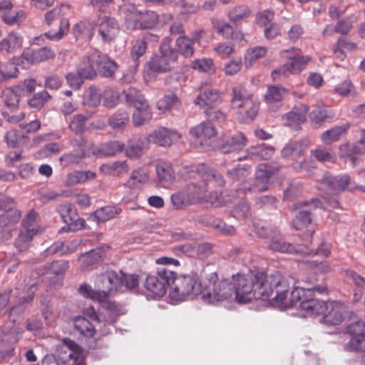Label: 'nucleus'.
I'll use <instances>...</instances> for the list:
<instances>
[{
    "mask_svg": "<svg viewBox=\"0 0 365 365\" xmlns=\"http://www.w3.org/2000/svg\"><path fill=\"white\" fill-rule=\"evenodd\" d=\"M235 282V301L247 303L252 299H270L274 306L282 300L287 289V280L279 272L267 275L264 272L232 277Z\"/></svg>",
    "mask_w": 365,
    "mask_h": 365,
    "instance_id": "f257e3e1",
    "label": "nucleus"
},
{
    "mask_svg": "<svg viewBox=\"0 0 365 365\" xmlns=\"http://www.w3.org/2000/svg\"><path fill=\"white\" fill-rule=\"evenodd\" d=\"M289 291V284L287 282V289L282 294L281 301L277 307L283 309L296 307L299 303V308L305 312L307 316L314 317L324 314L328 309L327 304L314 298V294H304L303 289H294L290 293V298L287 299Z\"/></svg>",
    "mask_w": 365,
    "mask_h": 365,
    "instance_id": "f03ea898",
    "label": "nucleus"
},
{
    "mask_svg": "<svg viewBox=\"0 0 365 365\" xmlns=\"http://www.w3.org/2000/svg\"><path fill=\"white\" fill-rule=\"evenodd\" d=\"M121 278L116 272L107 270L96 278L95 284L98 290H94L90 286L84 284L80 287L78 292L86 298L101 299L118 292L121 287Z\"/></svg>",
    "mask_w": 365,
    "mask_h": 365,
    "instance_id": "7ed1b4c3",
    "label": "nucleus"
},
{
    "mask_svg": "<svg viewBox=\"0 0 365 365\" xmlns=\"http://www.w3.org/2000/svg\"><path fill=\"white\" fill-rule=\"evenodd\" d=\"M202 299L210 304L235 300L233 279H218L215 273L212 274L208 284L203 287Z\"/></svg>",
    "mask_w": 365,
    "mask_h": 365,
    "instance_id": "20e7f679",
    "label": "nucleus"
},
{
    "mask_svg": "<svg viewBox=\"0 0 365 365\" xmlns=\"http://www.w3.org/2000/svg\"><path fill=\"white\" fill-rule=\"evenodd\" d=\"M170 297L175 301H183L187 298L201 294L202 296L203 287L195 275L176 276L173 271Z\"/></svg>",
    "mask_w": 365,
    "mask_h": 365,
    "instance_id": "39448f33",
    "label": "nucleus"
},
{
    "mask_svg": "<svg viewBox=\"0 0 365 365\" xmlns=\"http://www.w3.org/2000/svg\"><path fill=\"white\" fill-rule=\"evenodd\" d=\"M192 172L195 178L202 179L200 182L192 183L195 187V190L190 194L193 196L200 195L206 192L210 184H213L214 186H222L225 184L223 176L205 164H199L192 167Z\"/></svg>",
    "mask_w": 365,
    "mask_h": 365,
    "instance_id": "423d86ee",
    "label": "nucleus"
},
{
    "mask_svg": "<svg viewBox=\"0 0 365 365\" xmlns=\"http://www.w3.org/2000/svg\"><path fill=\"white\" fill-rule=\"evenodd\" d=\"M178 53L170 44L164 43L160 47V53L155 55L147 63L148 71L150 73H165L175 67Z\"/></svg>",
    "mask_w": 365,
    "mask_h": 365,
    "instance_id": "0eeeda50",
    "label": "nucleus"
},
{
    "mask_svg": "<svg viewBox=\"0 0 365 365\" xmlns=\"http://www.w3.org/2000/svg\"><path fill=\"white\" fill-rule=\"evenodd\" d=\"M64 355L59 359L53 355H46L42 360L41 365H86L81 347L73 340L66 338L63 340Z\"/></svg>",
    "mask_w": 365,
    "mask_h": 365,
    "instance_id": "6e6552de",
    "label": "nucleus"
},
{
    "mask_svg": "<svg viewBox=\"0 0 365 365\" xmlns=\"http://www.w3.org/2000/svg\"><path fill=\"white\" fill-rule=\"evenodd\" d=\"M173 271L165 267H160L155 274L147 275L143 287L153 297H162L167 291L173 279Z\"/></svg>",
    "mask_w": 365,
    "mask_h": 365,
    "instance_id": "1a4fd4ad",
    "label": "nucleus"
},
{
    "mask_svg": "<svg viewBox=\"0 0 365 365\" xmlns=\"http://www.w3.org/2000/svg\"><path fill=\"white\" fill-rule=\"evenodd\" d=\"M254 227L257 235L268 240L267 247L269 250L282 253H294L298 251L295 245L284 239L277 229H268L255 224Z\"/></svg>",
    "mask_w": 365,
    "mask_h": 365,
    "instance_id": "9d476101",
    "label": "nucleus"
},
{
    "mask_svg": "<svg viewBox=\"0 0 365 365\" xmlns=\"http://www.w3.org/2000/svg\"><path fill=\"white\" fill-rule=\"evenodd\" d=\"M322 185L327 192L334 195L346 190L353 191L359 187L349 175H332L329 173L324 174L322 179Z\"/></svg>",
    "mask_w": 365,
    "mask_h": 365,
    "instance_id": "9b49d317",
    "label": "nucleus"
},
{
    "mask_svg": "<svg viewBox=\"0 0 365 365\" xmlns=\"http://www.w3.org/2000/svg\"><path fill=\"white\" fill-rule=\"evenodd\" d=\"M263 191H265L264 185L256 184L253 179H250L238 185L235 191L224 190L221 192L217 197V201L219 205H225L232 202L235 198L240 197L241 195Z\"/></svg>",
    "mask_w": 365,
    "mask_h": 365,
    "instance_id": "f8f14e48",
    "label": "nucleus"
},
{
    "mask_svg": "<svg viewBox=\"0 0 365 365\" xmlns=\"http://www.w3.org/2000/svg\"><path fill=\"white\" fill-rule=\"evenodd\" d=\"M321 202L317 198H312L310 201H304L294 205L299 212L295 215L292 222V227L297 230H301L308 226L312 221V212L319 207Z\"/></svg>",
    "mask_w": 365,
    "mask_h": 365,
    "instance_id": "ddd939ff",
    "label": "nucleus"
},
{
    "mask_svg": "<svg viewBox=\"0 0 365 365\" xmlns=\"http://www.w3.org/2000/svg\"><path fill=\"white\" fill-rule=\"evenodd\" d=\"M347 331L352 338L347 346L351 351H365V322L356 321L347 326Z\"/></svg>",
    "mask_w": 365,
    "mask_h": 365,
    "instance_id": "4468645a",
    "label": "nucleus"
},
{
    "mask_svg": "<svg viewBox=\"0 0 365 365\" xmlns=\"http://www.w3.org/2000/svg\"><path fill=\"white\" fill-rule=\"evenodd\" d=\"M94 300L101 304L102 308L101 317H103V321L108 324L115 323L120 315L125 313V309L122 304L110 300L108 297Z\"/></svg>",
    "mask_w": 365,
    "mask_h": 365,
    "instance_id": "2eb2a0df",
    "label": "nucleus"
},
{
    "mask_svg": "<svg viewBox=\"0 0 365 365\" xmlns=\"http://www.w3.org/2000/svg\"><path fill=\"white\" fill-rule=\"evenodd\" d=\"M88 61L96 63L100 73L104 77H112L118 68L116 63L99 51H91L89 53Z\"/></svg>",
    "mask_w": 365,
    "mask_h": 365,
    "instance_id": "dca6fc26",
    "label": "nucleus"
},
{
    "mask_svg": "<svg viewBox=\"0 0 365 365\" xmlns=\"http://www.w3.org/2000/svg\"><path fill=\"white\" fill-rule=\"evenodd\" d=\"M63 221L69 226L72 231H76L84 227L86 222L79 217L76 208L71 204L60 205L57 207Z\"/></svg>",
    "mask_w": 365,
    "mask_h": 365,
    "instance_id": "f3484780",
    "label": "nucleus"
},
{
    "mask_svg": "<svg viewBox=\"0 0 365 365\" xmlns=\"http://www.w3.org/2000/svg\"><path fill=\"white\" fill-rule=\"evenodd\" d=\"M180 137V135L177 131L165 127H160L149 134L147 140L160 146H170L173 143L177 141Z\"/></svg>",
    "mask_w": 365,
    "mask_h": 365,
    "instance_id": "a211bd4d",
    "label": "nucleus"
},
{
    "mask_svg": "<svg viewBox=\"0 0 365 365\" xmlns=\"http://www.w3.org/2000/svg\"><path fill=\"white\" fill-rule=\"evenodd\" d=\"M98 34L104 41L113 40L119 31L118 21L112 17L103 16L99 18Z\"/></svg>",
    "mask_w": 365,
    "mask_h": 365,
    "instance_id": "6ab92c4d",
    "label": "nucleus"
},
{
    "mask_svg": "<svg viewBox=\"0 0 365 365\" xmlns=\"http://www.w3.org/2000/svg\"><path fill=\"white\" fill-rule=\"evenodd\" d=\"M220 98L218 91L206 84L201 88L195 102L200 107L207 106L211 108L220 102Z\"/></svg>",
    "mask_w": 365,
    "mask_h": 365,
    "instance_id": "aec40b11",
    "label": "nucleus"
},
{
    "mask_svg": "<svg viewBox=\"0 0 365 365\" xmlns=\"http://www.w3.org/2000/svg\"><path fill=\"white\" fill-rule=\"evenodd\" d=\"M287 93L288 91L279 85L269 86L264 95V100L269 109L274 111L281 106L282 101Z\"/></svg>",
    "mask_w": 365,
    "mask_h": 365,
    "instance_id": "412c9836",
    "label": "nucleus"
},
{
    "mask_svg": "<svg viewBox=\"0 0 365 365\" xmlns=\"http://www.w3.org/2000/svg\"><path fill=\"white\" fill-rule=\"evenodd\" d=\"M309 111V107L304 104H299L286 114L285 124L293 128L298 129L299 125L304 123L307 119V113Z\"/></svg>",
    "mask_w": 365,
    "mask_h": 365,
    "instance_id": "4be33fe9",
    "label": "nucleus"
},
{
    "mask_svg": "<svg viewBox=\"0 0 365 365\" xmlns=\"http://www.w3.org/2000/svg\"><path fill=\"white\" fill-rule=\"evenodd\" d=\"M120 13L124 15L125 24L128 29H140V11L133 4L124 5L120 8Z\"/></svg>",
    "mask_w": 365,
    "mask_h": 365,
    "instance_id": "5701e85b",
    "label": "nucleus"
},
{
    "mask_svg": "<svg viewBox=\"0 0 365 365\" xmlns=\"http://www.w3.org/2000/svg\"><path fill=\"white\" fill-rule=\"evenodd\" d=\"M247 143L246 137L242 133H237L231 138L224 140L220 145V149L223 153L237 152L242 150Z\"/></svg>",
    "mask_w": 365,
    "mask_h": 365,
    "instance_id": "b1692460",
    "label": "nucleus"
},
{
    "mask_svg": "<svg viewBox=\"0 0 365 365\" xmlns=\"http://www.w3.org/2000/svg\"><path fill=\"white\" fill-rule=\"evenodd\" d=\"M289 52L294 53L293 56H286V57L290 60V61L287 63H289L291 73H298L304 68L307 63L310 61V58L307 56H300V51L295 47L291 48L289 50L283 51L282 53Z\"/></svg>",
    "mask_w": 365,
    "mask_h": 365,
    "instance_id": "393cba45",
    "label": "nucleus"
},
{
    "mask_svg": "<svg viewBox=\"0 0 365 365\" xmlns=\"http://www.w3.org/2000/svg\"><path fill=\"white\" fill-rule=\"evenodd\" d=\"M19 341V336L14 331L3 333L0 341V361L5 356H12L14 353V344Z\"/></svg>",
    "mask_w": 365,
    "mask_h": 365,
    "instance_id": "a878e982",
    "label": "nucleus"
},
{
    "mask_svg": "<svg viewBox=\"0 0 365 365\" xmlns=\"http://www.w3.org/2000/svg\"><path fill=\"white\" fill-rule=\"evenodd\" d=\"M149 180L148 172L143 168L132 171L125 185L130 189H141Z\"/></svg>",
    "mask_w": 365,
    "mask_h": 365,
    "instance_id": "bb28decb",
    "label": "nucleus"
},
{
    "mask_svg": "<svg viewBox=\"0 0 365 365\" xmlns=\"http://www.w3.org/2000/svg\"><path fill=\"white\" fill-rule=\"evenodd\" d=\"M23 43V38L15 32H10L7 36L0 41V51L6 53H14L20 48Z\"/></svg>",
    "mask_w": 365,
    "mask_h": 365,
    "instance_id": "cd10ccee",
    "label": "nucleus"
},
{
    "mask_svg": "<svg viewBox=\"0 0 365 365\" xmlns=\"http://www.w3.org/2000/svg\"><path fill=\"white\" fill-rule=\"evenodd\" d=\"M156 174L158 180L163 187H168L175 179V173L173 168L166 163H160L156 165Z\"/></svg>",
    "mask_w": 365,
    "mask_h": 365,
    "instance_id": "c85d7f7f",
    "label": "nucleus"
},
{
    "mask_svg": "<svg viewBox=\"0 0 365 365\" xmlns=\"http://www.w3.org/2000/svg\"><path fill=\"white\" fill-rule=\"evenodd\" d=\"M302 282L304 285L302 287H296L294 289H303L304 294L317 292L322 294L327 292V287L324 284H319L318 279L313 274L307 276L302 279Z\"/></svg>",
    "mask_w": 365,
    "mask_h": 365,
    "instance_id": "c756f323",
    "label": "nucleus"
},
{
    "mask_svg": "<svg viewBox=\"0 0 365 365\" xmlns=\"http://www.w3.org/2000/svg\"><path fill=\"white\" fill-rule=\"evenodd\" d=\"M190 133L193 137L200 139H210L217 135V131L211 122H203L191 128Z\"/></svg>",
    "mask_w": 365,
    "mask_h": 365,
    "instance_id": "7c9ffc66",
    "label": "nucleus"
},
{
    "mask_svg": "<svg viewBox=\"0 0 365 365\" xmlns=\"http://www.w3.org/2000/svg\"><path fill=\"white\" fill-rule=\"evenodd\" d=\"M277 171V169H274L267 164H259L256 168L255 178L253 180L256 184L264 185L266 190L268 188L269 178Z\"/></svg>",
    "mask_w": 365,
    "mask_h": 365,
    "instance_id": "2f4dec72",
    "label": "nucleus"
},
{
    "mask_svg": "<svg viewBox=\"0 0 365 365\" xmlns=\"http://www.w3.org/2000/svg\"><path fill=\"white\" fill-rule=\"evenodd\" d=\"M274 153V149L272 146L266 145L264 143L251 148L248 151V156L246 158H250L254 160H262L270 158Z\"/></svg>",
    "mask_w": 365,
    "mask_h": 365,
    "instance_id": "473e14b6",
    "label": "nucleus"
},
{
    "mask_svg": "<svg viewBox=\"0 0 365 365\" xmlns=\"http://www.w3.org/2000/svg\"><path fill=\"white\" fill-rule=\"evenodd\" d=\"M252 11L245 6H236L231 8L227 16L230 21L235 26H238L242 21H245L250 16Z\"/></svg>",
    "mask_w": 365,
    "mask_h": 365,
    "instance_id": "72a5a7b5",
    "label": "nucleus"
},
{
    "mask_svg": "<svg viewBox=\"0 0 365 365\" xmlns=\"http://www.w3.org/2000/svg\"><path fill=\"white\" fill-rule=\"evenodd\" d=\"M96 173L91 171H75L66 175L64 185L70 187L78 183L84 182L88 180L96 178Z\"/></svg>",
    "mask_w": 365,
    "mask_h": 365,
    "instance_id": "f704fd0d",
    "label": "nucleus"
},
{
    "mask_svg": "<svg viewBox=\"0 0 365 365\" xmlns=\"http://www.w3.org/2000/svg\"><path fill=\"white\" fill-rule=\"evenodd\" d=\"M133 122L135 126H140L152 118V112L148 103L134 107Z\"/></svg>",
    "mask_w": 365,
    "mask_h": 365,
    "instance_id": "c9c22d12",
    "label": "nucleus"
},
{
    "mask_svg": "<svg viewBox=\"0 0 365 365\" xmlns=\"http://www.w3.org/2000/svg\"><path fill=\"white\" fill-rule=\"evenodd\" d=\"M101 170L106 174L113 176H120V175L128 172L129 166L125 161L118 160L102 165Z\"/></svg>",
    "mask_w": 365,
    "mask_h": 365,
    "instance_id": "e433bc0d",
    "label": "nucleus"
},
{
    "mask_svg": "<svg viewBox=\"0 0 365 365\" xmlns=\"http://www.w3.org/2000/svg\"><path fill=\"white\" fill-rule=\"evenodd\" d=\"M126 103L132 107L148 103L141 92L134 87H130L123 91Z\"/></svg>",
    "mask_w": 365,
    "mask_h": 365,
    "instance_id": "4c0bfd02",
    "label": "nucleus"
},
{
    "mask_svg": "<svg viewBox=\"0 0 365 365\" xmlns=\"http://www.w3.org/2000/svg\"><path fill=\"white\" fill-rule=\"evenodd\" d=\"M321 322L328 326L338 325L344 319L342 308L338 305L333 306L327 313L324 312Z\"/></svg>",
    "mask_w": 365,
    "mask_h": 365,
    "instance_id": "58836bf2",
    "label": "nucleus"
},
{
    "mask_svg": "<svg viewBox=\"0 0 365 365\" xmlns=\"http://www.w3.org/2000/svg\"><path fill=\"white\" fill-rule=\"evenodd\" d=\"M304 146L299 141H294L287 144L282 150L281 154L284 158L296 160L303 155Z\"/></svg>",
    "mask_w": 365,
    "mask_h": 365,
    "instance_id": "ea45409f",
    "label": "nucleus"
},
{
    "mask_svg": "<svg viewBox=\"0 0 365 365\" xmlns=\"http://www.w3.org/2000/svg\"><path fill=\"white\" fill-rule=\"evenodd\" d=\"M75 329L83 336L92 337L96 333L94 326L84 317H76L73 319Z\"/></svg>",
    "mask_w": 365,
    "mask_h": 365,
    "instance_id": "a19ab883",
    "label": "nucleus"
},
{
    "mask_svg": "<svg viewBox=\"0 0 365 365\" xmlns=\"http://www.w3.org/2000/svg\"><path fill=\"white\" fill-rule=\"evenodd\" d=\"M121 212V209L116 206L108 205L96 210L94 216L98 222H106L115 218Z\"/></svg>",
    "mask_w": 365,
    "mask_h": 365,
    "instance_id": "79ce46f5",
    "label": "nucleus"
},
{
    "mask_svg": "<svg viewBox=\"0 0 365 365\" xmlns=\"http://www.w3.org/2000/svg\"><path fill=\"white\" fill-rule=\"evenodd\" d=\"M346 276L350 278L355 284L354 300L358 302L361 298L363 292L365 291V279L353 270H347Z\"/></svg>",
    "mask_w": 365,
    "mask_h": 365,
    "instance_id": "37998d69",
    "label": "nucleus"
},
{
    "mask_svg": "<svg viewBox=\"0 0 365 365\" xmlns=\"http://www.w3.org/2000/svg\"><path fill=\"white\" fill-rule=\"evenodd\" d=\"M259 103L252 95L250 98L246 99L242 103V107L238 108L240 113L247 115L251 119H254L259 110Z\"/></svg>",
    "mask_w": 365,
    "mask_h": 365,
    "instance_id": "c03bdc74",
    "label": "nucleus"
},
{
    "mask_svg": "<svg viewBox=\"0 0 365 365\" xmlns=\"http://www.w3.org/2000/svg\"><path fill=\"white\" fill-rule=\"evenodd\" d=\"M192 40L186 36L178 37L175 41V46L178 48V53L185 57H190L194 53V47Z\"/></svg>",
    "mask_w": 365,
    "mask_h": 365,
    "instance_id": "a18cd8bd",
    "label": "nucleus"
},
{
    "mask_svg": "<svg viewBox=\"0 0 365 365\" xmlns=\"http://www.w3.org/2000/svg\"><path fill=\"white\" fill-rule=\"evenodd\" d=\"M128 122V113L123 110H118L108 118L109 125L115 130L123 129Z\"/></svg>",
    "mask_w": 365,
    "mask_h": 365,
    "instance_id": "49530a36",
    "label": "nucleus"
},
{
    "mask_svg": "<svg viewBox=\"0 0 365 365\" xmlns=\"http://www.w3.org/2000/svg\"><path fill=\"white\" fill-rule=\"evenodd\" d=\"M140 29H148L155 27L159 21V16L153 11H140Z\"/></svg>",
    "mask_w": 365,
    "mask_h": 365,
    "instance_id": "de8ad7c7",
    "label": "nucleus"
},
{
    "mask_svg": "<svg viewBox=\"0 0 365 365\" xmlns=\"http://www.w3.org/2000/svg\"><path fill=\"white\" fill-rule=\"evenodd\" d=\"M35 235V231L34 230H31L30 231H21L15 240V247L19 252L27 250L30 247L32 239Z\"/></svg>",
    "mask_w": 365,
    "mask_h": 365,
    "instance_id": "09e8293b",
    "label": "nucleus"
},
{
    "mask_svg": "<svg viewBox=\"0 0 365 365\" xmlns=\"http://www.w3.org/2000/svg\"><path fill=\"white\" fill-rule=\"evenodd\" d=\"M252 95L249 94L246 89L241 86H237L232 89V98L231 101V106L232 108H240L242 107V103L246 99L250 98Z\"/></svg>",
    "mask_w": 365,
    "mask_h": 365,
    "instance_id": "8fccbe9b",
    "label": "nucleus"
},
{
    "mask_svg": "<svg viewBox=\"0 0 365 365\" xmlns=\"http://www.w3.org/2000/svg\"><path fill=\"white\" fill-rule=\"evenodd\" d=\"M21 215V212L16 207L4 212V213L0 215V226L6 227L15 225L20 220Z\"/></svg>",
    "mask_w": 365,
    "mask_h": 365,
    "instance_id": "3c124183",
    "label": "nucleus"
},
{
    "mask_svg": "<svg viewBox=\"0 0 365 365\" xmlns=\"http://www.w3.org/2000/svg\"><path fill=\"white\" fill-rule=\"evenodd\" d=\"M347 128L343 126H336L324 132L321 135V140L324 144H330L336 141L340 136L346 131Z\"/></svg>",
    "mask_w": 365,
    "mask_h": 365,
    "instance_id": "603ef678",
    "label": "nucleus"
},
{
    "mask_svg": "<svg viewBox=\"0 0 365 365\" xmlns=\"http://www.w3.org/2000/svg\"><path fill=\"white\" fill-rule=\"evenodd\" d=\"M172 206L175 210H181L191 204L190 195L183 191L173 194L170 197Z\"/></svg>",
    "mask_w": 365,
    "mask_h": 365,
    "instance_id": "864d4df0",
    "label": "nucleus"
},
{
    "mask_svg": "<svg viewBox=\"0 0 365 365\" xmlns=\"http://www.w3.org/2000/svg\"><path fill=\"white\" fill-rule=\"evenodd\" d=\"M267 53V48L265 46H255L247 50L245 56L246 66H252L254 61L264 57Z\"/></svg>",
    "mask_w": 365,
    "mask_h": 365,
    "instance_id": "5fc2aeb1",
    "label": "nucleus"
},
{
    "mask_svg": "<svg viewBox=\"0 0 365 365\" xmlns=\"http://www.w3.org/2000/svg\"><path fill=\"white\" fill-rule=\"evenodd\" d=\"M143 143L140 139H132L128 142L125 154L130 158H138L143 155Z\"/></svg>",
    "mask_w": 365,
    "mask_h": 365,
    "instance_id": "6e6d98bb",
    "label": "nucleus"
},
{
    "mask_svg": "<svg viewBox=\"0 0 365 365\" xmlns=\"http://www.w3.org/2000/svg\"><path fill=\"white\" fill-rule=\"evenodd\" d=\"M124 147V144L120 141L113 140L103 143L98 152L104 156H112L115 155L118 153H120Z\"/></svg>",
    "mask_w": 365,
    "mask_h": 365,
    "instance_id": "4d7b16f0",
    "label": "nucleus"
},
{
    "mask_svg": "<svg viewBox=\"0 0 365 365\" xmlns=\"http://www.w3.org/2000/svg\"><path fill=\"white\" fill-rule=\"evenodd\" d=\"M212 23L216 31L225 38L231 39L233 38L235 30L230 24L220 20H213Z\"/></svg>",
    "mask_w": 365,
    "mask_h": 365,
    "instance_id": "13d9d810",
    "label": "nucleus"
},
{
    "mask_svg": "<svg viewBox=\"0 0 365 365\" xmlns=\"http://www.w3.org/2000/svg\"><path fill=\"white\" fill-rule=\"evenodd\" d=\"M89 53L86 57L83 58L82 65L79 66L77 71L83 77V79H91L93 78L96 73L94 68L96 63L88 61Z\"/></svg>",
    "mask_w": 365,
    "mask_h": 365,
    "instance_id": "bf43d9fd",
    "label": "nucleus"
},
{
    "mask_svg": "<svg viewBox=\"0 0 365 365\" xmlns=\"http://www.w3.org/2000/svg\"><path fill=\"white\" fill-rule=\"evenodd\" d=\"M19 69L16 66L10 61L0 63V81H6L17 76Z\"/></svg>",
    "mask_w": 365,
    "mask_h": 365,
    "instance_id": "052dcab7",
    "label": "nucleus"
},
{
    "mask_svg": "<svg viewBox=\"0 0 365 365\" xmlns=\"http://www.w3.org/2000/svg\"><path fill=\"white\" fill-rule=\"evenodd\" d=\"M68 28V20L67 19H61L58 31L51 30L45 33V36L51 41H58L67 34Z\"/></svg>",
    "mask_w": 365,
    "mask_h": 365,
    "instance_id": "680f3d73",
    "label": "nucleus"
},
{
    "mask_svg": "<svg viewBox=\"0 0 365 365\" xmlns=\"http://www.w3.org/2000/svg\"><path fill=\"white\" fill-rule=\"evenodd\" d=\"M1 17L6 24L13 26L21 23L25 19V14L22 11H16L11 9L8 12L2 14Z\"/></svg>",
    "mask_w": 365,
    "mask_h": 365,
    "instance_id": "e2e57ef3",
    "label": "nucleus"
},
{
    "mask_svg": "<svg viewBox=\"0 0 365 365\" xmlns=\"http://www.w3.org/2000/svg\"><path fill=\"white\" fill-rule=\"evenodd\" d=\"M68 262L66 260L54 261L45 268V271L42 272L44 274H54L56 275L61 274L66 272L68 269Z\"/></svg>",
    "mask_w": 365,
    "mask_h": 365,
    "instance_id": "0e129e2a",
    "label": "nucleus"
},
{
    "mask_svg": "<svg viewBox=\"0 0 365 365\" xmlns=\"http://www.w3.org/2000/svg\"><path fill=\"white\" fill-rule=\"evenodd\" d=\"M101 103V93L99 91L95 86H91L84 98V103L85 105L91 107L96 108Z\"/></svg>",
    "mask_w": 365,
    "mask_h": 365,
    "instance_id": "69168bd1",
    "label": "nucleus"
},
{
    "mask_svg": "<svg viewBox=\"0 0 365 365\" xmlns=\"http://www.w3.org/2000/svg\"><path fill=\"white\" fill-rule=\"evenodd\" d=\"M180 104V99L174 93H169L158 101V107L160 110H169Z\"/></svg>",
    "mask_w": 365,
    "mask_h": 365,
    "instance_id": "338daca9",
    "label": "nucleus"
},
{
    "mask_svg": "<svg viewBox=\"0 0 365 365\" xmlns=\"http://www.w3.org/2000/svg\"><path fill=\"white\" fill-rule=\"evenodd\" d=\"M37 213L34 210H31L26 216L22 220V226L24 229V231H30L34 230L35 234L38 232V225L37 224Z\"/></svg>",
    "mask_w": 365,
    "mask_h": 365,
    "instance_id": "774afa93",
    "label": "nucleus"
}]
</instances>
